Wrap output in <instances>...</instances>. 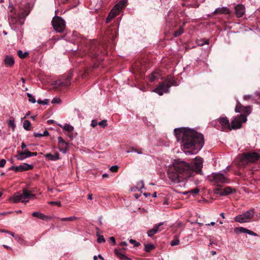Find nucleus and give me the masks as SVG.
I'll return each instance as SVG.
<instances>
[{
    "label": "nucleus",
    "mask_w": 260,
    "mask_h": 260,
    "mask_svg": "<svg viewBox=\"0 0 260 260\" xmlns=\"http://www.w3.org/2000/svg\"><path fill=\"white\" fill-rule=\"evenodd\" d=\"M203 158L198 157H196L191 164L183 160H174L168 170V177L174 183L183 182L199 173L203 168Z\"/></svg>",
    "instance_id": "obj_1"
},
{
    "label": "nucleus",
    "mask_w": 260,
    "mask_h": 260,
    "mask_svg": "<svg viewBox=\"0 0 260 260\" xmlns=\"http://www.w3.org/2000/svg\"><path fill=\"white\" fill-rule=\"evenodd\" d=\"M174 133L177 141L180 143L182 149H191L185 151L186 154L197 153L204 145V140L203 135L193 129L185 128H175Z\"/></svg>",
    "instance_id": "obj_2"
},
{
    "label": "nucleus",
    "mask_w": 260,
    "mask_h": 260,
    "mask_svg": "<svg viewBox=\"0 0 260 260\" xmlns=\"http://www.w3.org/2000/svg\"><path fill=\"white\" fill-rule=\"evenodd\" d=\"M35 195L26 189H23L22 192H17L9 198V200L13 203L19 202L27 203L30 199H34Z\"/></svg>",
    "instance_id": "obj_3"
},
{
    "label": "nucleus",
    "mask_w": 260,
    "mask_h": 260,
    "mask_svg": "<svg viewBox=\"0 0 260 260\" xmlns=\"http://www.w3.org/2000/svg\"><path fill=\"white\" fill-rule=\"evenodd\" d=\"M240 166L244 167L248 163L256 162L260 158V155L256 152L243 153L239 156Z\"/></svg>",
    "instance_id": "obj_4"
},
{
    "label": "nucleus",
    "mask_w": 260,
    "mask_h": 260,
    "mask_svg": "<svg viewBox=\"0 0 260 260\" xmlns=\"http://www.w3.org/2000/svg\"><path fill=\"white\" fill-rule=\"evenodd\" d=\"M208 177L209 180L217 186H221L228 182L227 177L221 173H213Z\"/></svg>",
    "instance_id": "obj_5"
},
{
    "label": "nucleus",
    "mask_w": 260,
    "mask_h": 260,
    "mask_svg": "<svg viewBox=\"0 0 260 260\" xmlns=\"http://www.w3.org/2000/svg\"><path fill=\"white\" fill-rule=\"evenodd\" d=\"M254 215V211L253 209L246 211L244 213L239 214L235 217V221L239 223H245L250 222Z\"/></svg>",
    "instance_id": "obj_6"
},
{
    "label": "nucleus",
    "mask_w": 260,
    "mask_h": 260,
    "mask_svg": "<svg viewBox=\"0 0 260 260\" xmlns=\"http://www.w3.org/2000/svg\"><path fill=\"white\" fill-rule=\"evenodd\" d=\"M177 85V84L171 80H169L160 84L156 88L153 90V91L157 93L159 95H162L164 93L169 91V89L171 85Z\"/></svg>",
    "instance_id": "obj_7"
},
{
    "label": "nucleus",
    "mask_w": 260,
    "mask_h": 260,
    "mask_svg": "<svg viewBox=\"0 0 260 260\" xmlns=\"http://www.w3.org/2000/svg\"><path fill=\"white\" fill-rule=\"evenodd\" d=\"M52 24L54 29L58 32H62L65 29V21L60 17H53Z\"/></svg>",
    "instance_id": "obj_8"
},
{
    "label": "nucleus",
    "mask_w": 260,
    "mask_h": 260,
    "mask_svg": "<svg viewBox=\"0 0 260 260\" xmlns=\"http://www.w3.org/2000/svg\"><path fill=\"white\" fill-rule=\"evenodd\" d=\"M247 120V117L244 114H241L239 116H237L233 119L231 122V128L232 129H235L239 128L241 127L242 123L245 122Z\"/></svg>",
    "instance_id": "obj_9"
},
{
    "label": "nucleus",
    "mask_w": 260,
    "mask_h": 260,
    "mask_svg": "<svg viewBox=\"0 0 260 260\" xmlns=\"http://www.w3.org/2000/svg\"><path fill=\"white\" fill-rule=\"evenodd\" d=\"M37 154L36 152H31L27 149H24L22 151H18L16 157L18 160H22L31 156H36Z\"/></svg>",
    "instance_id": "obj_10"
},
{
    "label": "nucleus",
    "mask_w": 260,
    "mask_h": 260,
    "mask_svg": "<svg viewBox=\"0 0 260 260\" xmlns=\"http://www.w3.org/2000/svg\"><path fill=\"white\" fill-rule=\"evenodd\" d=\"M235 111L236 113L243 112L244 115H249L251 112V107L250 106H243L239 102H238L236 106Z\"/></svg>",
    "instance_id": "obj_11"
},
{
    "label": "nucleus",
    "mask_w": 260,
    "mask_h": 260,
    "mask_svg": "<svg viewBox=\"0 0 260 260\" xmlns=\"http://www.w3.org/2000/svg\"><path fill=\"white\" fill-rule=\"evenodd\" d=\"M58 149L63 153H66L68 151L69 144L61 137L58 138Z\"/></svg>",
    "instance_id": "obj_12"
},
{
    "label": "nucleus",
    "mask_w": 260,
    "mask_h": 260,
    "mask_svg": "<svg viewBox=\"0 0 260 260\" xmlns=\"http://www.w3.org/2000/svg\"><path fill=\"white\" fill-rule=\"evenodd\" d=\"M223 130H231V124H230L229 119L227 117H220L218 120Z\"/></svg>",
    "instance_id": "obj_13"
},
{
    "label": "nucleus",
    "mask_w": 260,
    "mask_h": 260,
    "mask_svg": "<svg viewBox=\"0 0 260 260\" xmlns=\"http://www.w3.org/2000/svg\"><path fill=\"white\" fill-rule=\"evenodd\" d=\"M233 192L232 188L230 186L222 189L218 188L216 190L215 193L220 196H225Z\"/></svg>",
    "instance_id": "obj_14"
},
{
    "label": "nucleus",
    "mask_w": 260,
    "mask_h": 260,
    "mask_svg": "<svg viewBox=\"0 0 260 260\" xmlns=\"http://www.w3.org/2000/svg\"><path fill=\"white\" fill-rule=\"evenodd\" d=\"M235 13L237 17H242L245 13V8L242 4H238L235 7Z\"/></svg>",
    "instance_id": "obj_15"
},
{
    "label": "nucleus",
    "mask_w": 260,
    "mask_h": 260,
    "mask_svg": "<svg viewBox=\"0 0 260 260\" xmlns=\"http://www.w3.org/2000/svg\"><path fill=\"white\" fill-rule=\"evenodd\" d=\"M214 14H230L231 11L226 7L216 8L213 12Z\"/></svg>",
    "instance_id": "obj_16"
},
{
    "label": "nucleus",
    "mask_w": 260,
    "mask_h": 260,
    "mask_svg": "<svg viewBox=\"0 0 260 260\" xmlns=\"http://www.w3.org/2000/svg\"><path fill=\"white\" fill-rule=\"evenodd\" d=\"M114 253L115 255L121 260H131L126 255L125 252L122 249H115Z\"/></svg>",
    "instance_id": "obj_17"
},
{
    "label": "nucleus",
    "mask_w": 260,
    "mask_h": 260,
    "mask_svg": "<svg viewBox=\"0 0 260 260\" xmlns=\"http://www.w3.org/2000/svg\"><path fill=\"white\" fill-rule=\"evenodd\" d=\"M70 77H68L65 81H63L61 79L55 81L54 85L58 86H68L70 84Z\"/></svg>",
    "instance_id": "obj_18"
},
{
    "label": "nucleus",
    "mask_w": 260,
    "mask_h": 260,
    "mask_svg": "<svg viewBox=\"0 0 260 260\" xmlns=\"http://www.w3.org/2000/svg\"><path fill=\"white\" fill-rule=\"evenodd\" d=\"M119 12L116 10V9H114V8L111 10L110 12L109 13L108 16L106 19V22L109 23L110 21L116 17L118 14Z\"/></svg>",
    "instance_id": "obj_19"
},
{
    "label": "nucleus",
    "mask_w": 260,
    "mask_h": 260,
    "mask_svg": "<svg viewBox=\"0 0 260 260\" xmlns=\"http://www.w3.org/2000/svg\"><path fill=\"white\" fill-rule=\"evenodd\" d=\"M45 157L52 161H55L60 159L59 154L58 152H55L54 154L47 153L45 155Z\"/></svg>",
    "instance_id": "obj_20"
},
{
    "label": "nucleus",
    "mask_w": 260,
    "mask_h": 260,
    "mask_svg": "<svg viewBox=\"0 0 260 260\" xmlns=\"http://www.w3.org/2000/svg\"><path fill=\"white\" fill-rule=\"evenodd\" d=\"M4 62L7 66L12 67L14 64L15 61L12 56L6 55L4 59Z\"/></svg>",
    "instance_id": "obj_21"
},
{
    "label": "nucleus",
    "mask_w": 260,
    "mask_h": 260,
    "mask_svg": "<svg viewBox=\"0 0 260 260\" xmlns=\"http://www.w3.org/2000/svg\"><path fill=\"white\" fill-rule=\"evenodd\" d=\"M18 168L19 172H23L31 170L33 168V166L32 165L23 163V164L18 166Z\"/></svg>",
    "instance_id": "obj_22"
},
{
    "label": "nucleus",
    "mask_w": 260,
    "mask_h": 260,
    "mask_svg": "<svg viewBox=\"0 0 260 260\" xmlns=\"http://www.w3.org/2000/svg\"><path fill=\"white\" fill-rule=\"evenodd\" d=\"M32 215L34 217H37L39 219H42L44 220H47L49 218V217H48L47 216H46L44 214H42V213L38 212H34L32 214Z\"/></svg>",
    "instance_id": "obj_23"
},
{
    "label": "nucleus",
    "mask_w": 260,
    "mask_h": 260,
    "mask_svg": "<svg viewBox=\"0 0 260 260\" xmlns=\"http://www.w3.org/2000/svg\"><path fill=\"white\" fill-rule=\"evenodd\" d=\"M60 127L62 128L63 130L69 132H72L74 131V127L69 124H66L64 125H62L61 124H58Z\"/></svg>",
    "instance_id": "obj_24"
},
{
    "label": "nucleus",
    "mask_w": 260,
    "mask_h": 260,
    "mask_svg": "<svg viewBox=\"0 0 260 260\" xmlns=\"http://www.w3.org/2000/svg\"><path fill=\"white\" fill-rule=\"evenodd\" d=\"M159 76L158 72H154L149 76V79L151 82L154 81L155 79H158Z\"/></svg>",
    "instance_id": "obj_25"
},
{
    "label": "nucleus",
    "mask_w": 260,
    "mask_h": 260,
    "mask_svg": "<svg viewBox=\"0 0 260 260\" xmlns=\"http://www.w3.org/2000/svg\"><path fill=\"white\" fill-rule=\"evenodd\" d=\"M23 127L27 131L30 130L31 128L30 122L27 120H24L23 123Z\"/></svg>",
    "instance_id": "obj_26"
},
{
    "label": "nucleus",
    "mask_w": 260,
    "mask_h": 260,
    "mask_svg": "<svg viewBox=\"0 0 260 260\" xmlns=\"http://www.w3.org/2000/svg\"><path fill=\"white\" fill-rule=\"evenodd\" d=\"M17 55L20 58H25L28 56V52L27 51L23 52L21 50H19L17 51Z\"/></svg>",
    "instance_id": "obj_27"
},
{
    "label": "nucleus",
    "mask_w": 260,
    "mask_h": 260,
    "mask_svg": "<svg viewBox=\"0 0 260 260\" xmlns=\"http://www.w3.org/2000/svg\"><path fill=\"white\" fill-rule=\"evenodd\" d=\"M49 134L47 131H45L43 133H34V135L35 137H42L44 136H47Z\"/></svg>",
    "instance_id": "obj_28"
},
{
    "label": "nucleus",
    "mask_w": 260,
    "mask_h": 260,
    "mask_svg": "<svg viewBox=\"0 0 260 260\" xmlns=\"http://www.w3.org/2000/svg\"><path fill=\"white\" fill-rule=\"evenodd\" d=\"M164 223V222H160L158 224H156L154 226V228L155 229L157 233L158 232H161L164 229V228L162 226Z\"/></svg>",
    "instance_id": "obj_29"
},
{
    "label": "nucleus",
    "mask_w": 260,
    "mask_h": 260,
    "mask_svg": "<svg viewBox=\"0 0 260 260\" xmlns=\"http://www.w3.org/2000/svg\"><path fill=\"white\" fill-rule=\"evenodd\" d=\"M247 229H245L243 227L240 228H236L234 229V231L236 233H246Z\"/></svg>",
    "instance_id": "obj_30"
},
{
    "label": "nucleus",
    "mask_w": 260,
    "mask_h": 260,
    "mask_svg": "<svg viewBox=\"0 0 260 260\" xmlns=\"http://www.w3.org/2000/svg\"><path fill=\"white\" fill-rule=\"evenodd\" d=\"M184 32V29L182 26L180 27L179 29L174 32V36L175 37H178Z\"/></svg>",
    "instance_id": "obj_31"
},
{
    "label": "nucleus",
    "mask_w": 260,
    "mask_h": 260,
    "mask_svg": "<svg viewBox=\"0 0 260 260\" xmlns=\"http://www.w3.org/2000/svg\"><path fill=\"white\" fill-rule=\"evenodd\" d=\"M77 217L75 216L69 217H64L60 219V220L62 221H71L74 220H76Z\"/></svg>",
    "instance_id": "obj_32"
},
{
    "label": "nucleus",
    "mask_w": 260,
    "mask_h": 260,
    "mask_svg": "<svg viewBox=\"0 0 260 260\" xmlns=\"http://www.w3.org/2000/svg\"><path fill=\"white\" fill-rule=\"evenodd\" d=\"M154 248L152 244H147L145 245V250L146 252H149Z\"/></svg>",
    "instance_id": "obj_33"
},
{
    "label": "nucleus",
    "mask_w": 260,
    "mask_h": 260,
    "mask_svg": "<svg viewBox=\"0 0 260 260\" xmlns=\"http://www.w3.org/2000/svg\"><path fill=\"white\" fill-rule=\"evenodd\" d=\"M27 96L28 98V101L29 102L33 104L36 102L35 97L31 94L29 93H27Z\"/></svg>",
    "instance_id": "obj_34"
},
{
    "label": "nucleus",
    "mask_w": 260,
    "mask_h": 260,
    "mask_svg": "<svg viewBox=\"0 0 260 260\" xmlns=\"http://www.w3.org/2000/svg\"><path fill=\"white\" fill-rule=\"evenodd\" d=\"M199 191H200V190L199 188H196L191 189L188 191H185V192H183V194H187L188 193H192L197 194L199 192Z\"/></svg>",
    "instance_id": "obj_35"
},
{
    "label": "nucleus",
    "mask_w": 260,
    "mask_h": 260,
    "mask_svg": "<svg viewBox=\"0 0 260 260\" xmlns=\"http://www.w3.org/2000/svg\"><path fill=\"white\" fill-rule=\"evenodd\" d=\"M157 233L155 229L154 228L147 232V235L149 237H152L154 235Z\"/></svg>",
    "instance_id": "obj_36"
},
{
    "label": "nucleus",
    "mask_w": 260,
    "mask_h": 260,
    "mask_svg": "<svg viewBox=\"0 0 260 260\" xmlns=\"http://www.w3.org/2000/svg\"><path fill=\"white\" fill-rule=\"evenodd\" d=\"M137 187L139 188L140 190L144 188V183L143 181L141 180L137 182Z\"/></svg>",
    "instance_id": "obj_37"
},
{
    "label": "nucleus",
    "mask_w": 260,
    "mask_h": 260,
    "mask_svg": "<svg viewBox=\"0 0 260 260\" xmlns=\"http://www.w3.org/2000/svg\"><path fill=\"white\" fill-rule=\"evenodd\" d=\"M0 232L6 233V234H9L11 235L12 237H15L16 239L18 240V239H20L19 236H17L15 237L14 234L9 231L0 230Z\"/></svg>",
    "instance_id": "obj_38"
},
{
    "label": "nucleus",
    "mask_w": 260,
    "mask_h": 260,
    "mask_svg": "<svg viewBox=\"0 0 260 260\" xmlns=\"http://www.w3.org/2000/svg\"><path fill=\"white\" fill-rule=\"evenodd\" d=\"M97 236L98 237V240H97V242L98 243H101L105 242V238H104L103 236L100 235L99 234H97Z\"/></svg>",
    "instance_id": "obj_39"
},
{
    "label": "nucleus",
    "mask_w": 260,
    "mask_h": 260,
    "mask_svg": "<svg viewBox=\"0 0 260 260\" xmlns=\"http://www.w3.org/2000/svg\"><path fill=\"white\" fill-rule=\"evenodd\" d=\"M51 103L52 104H61V101L60 99V98H59L58 97H55L52 99Z\"/></svg>",
    "instance_id": "obj_40"
},
{
    "label": "nucleus",
    "mask_w": 260,
    "mask_h": 260,
    "mask_svg": "<svg viewBox=\"0 0 260 260\" xmlns=\"http://www.w3.org/2000/svg\"><path fill=\"white\" fill-rule=\"evenodd\" d=\"M124 8L123 6H122L121 4L117 3L114 7V9H116L119 12Z\"/></svg>",
    "instance_id": "obj_41"
},
{
    "label": "nucleus",
    "mask_w": 260,
    "mask_h": 260,
    "mask_svg": "<svg viewBox=\"0 0 260 260\" xmlns=\"http://www.w3.org/2000/svg\"><path fill=\"white\" fill-rule=\"evenodd\" d=\"M130 243L133 244L135 247H138L140 245V243L138 242H137L136 240L134 239H130L129 240Z\"/></svg>",
    "instance_id": "obj_42"
},
{
    "label": "nucleus",
    "mask_w": 260,
    "mask_h": 260,
    "mask_svg": "<svg viewBox=\"0 0 260 260\" xmlns=\"http://www.w3.org/2000/svg\"><path fill=\"white\" fill-rule=\"evenodd\" d=\"M98 125H100L102 127H105L107 126V120H103L98 123Z\"/></svg>",
    "instance_id": "obj_43"
},
{
    "label": "nucleus",
    "mask_w": 260,
    "mask_h": 260,
    "mask_svg": "<svg viewBox=\"0 0 260 260\" xmlns=\"http://www.w3.org/2000/svg\"><path fill=\"white\" fill-rule=\"evenodd\" d=\"M8 125L10 127H11L14 129L16 126L14 120H10L8 122Z\"/></svg>",
    "instance_id": "obj_44"
},
{
    "label": "nucleus",
    "mask_w": 260,
    "mask_h": 260,
    "mask_svg": "<svg viewBox=\"0 0 260 260\" xmlns=\"http://www.w3.org/2000/svg\"><path fill=\"white\" fill-rule=\"evenodd\" d=\"M118 166L117 165L112 166L110 167V170L112 172H116L118 169Z\"/></svg>",
    "instance_id": "obj_45"
},
{
    "label": "nucleus",
    "mask_w": 260,
    "mask_h": 260,
    "mask_svg": "<svg viewBox=\"0 0 260 260\" xmlns=\"http://www.w3.org/2000/svg\"><path fill=\"white\" fill-rule=\"evenodd\" d=\"M179 243V240L178 239H175L171 242V245L172 246H176L178 245Z\"/></svg>",
    "instance_id": "obj_46"
},
{
    "label": "nucleus",
    "mask_w": 260,
    "mask_h": 260,
    "mask_svg": "<svg viewBox=\"0 0 260 260\" xmlns=\"http://www.w3.org/2000/svg\"><path fill=\"white\" fill-rule=\"evenodd\" d=\"M48 102H49V100H47V99L45 100L44 101H42L41 100H38L37 101V102L38 104H42V105H47V104H48Z\"/></svg>",
    "instance_id": "obj_47"
},
{
    "label": "nucleus",
    "mask_w": 260,
    "mask_h": 260,
    "mask_svg": "<svg viewBox=\"0 0 260 260\" xmlns=\"http://www.w3.org/2000/svg\"><path fill=\"white\" fill-rule=\"evenodd\" d=\"M243 99L244 100H252L253 99V96L252 95H250V94H247V95H245L244 96H243Z\"/></svg>",
    "instance_id": "obj_48"
},
{
    "label": "nucleus",
    "mask_w": 260,
    "mask_h": 260,
    "mask_svg": "<svg viewBox=\"0 0 260 260\" xmlns=\"http://www.w3.org/2000/svg\"><path fill=\"white\" fill-rule=\"evenodd\" d=\"M49 204L50 205H57V206H61V203H60V202L59 201H51L49 203Z\"/></svg>",
    "instance_id": "obj_49"
},
{
    "label": "nucleus",
    "mask_w": 260,
    "mask_h": 260,
    "mask_svg": "<svg viewBox=\"0 0 260 260\" xmlns=\"http://www.w3.org/2000/svg\"><path fill=\"white\" fill-rule=\"evenodd\" d=\"M246 233L248 234L249 235H251V236H257V234L255 233H254L249 230H248V229L246 230Z\"/></svg>",
    "instance_id": "obj_50"
},
{
    "label": "nucleus",
    "mask_w": 260,
    "mask_h": 260,
    "mask_svg": "<svg viewBox=\"0 0 260 260\" xmlns=\"http://www.w3.org/2000/svg\"><path fill=\"white\" fill-rule=\"evenodd\" d=\"M9 170H13L15 172H19L18 166H13L9 168Z\"/></svg>",
    "instance_id": "obj_51"
},
{
    "label": "nucleus",
    "mask_w": 260,
    "mask_h": 260,
    "mask_svg": "<svg viewBox=\"0 0 260 260\" xmlns=\"http://www.w3.org/2000/svg\"><path fill=\"white\" fill-rule=\"evenodd\" d=\"M6 163L5 159H2L0 160V168H3Z\"/></svg>",
    "instance_id": "obj_52"
},
{
    "label": "nucleus",
    "mask_w": 260,
    "mask_h": 260,
    "mask_svg": "<svg viewBox=\"0 0 260 260\" xmlns=\"http://www.w3.org/2000/svg\"><path fill=\"white\" fill-rule=\"evenodd\" d=\"M98 123L99 122H98V121L96 120H92L91 121V126L93 127H94L97 125H98Z\"/></svg>",
    "instance_id": "obj_53"
},
{
    "label": "nucleus",
    "mask_w": 260,
    "mask_h": 260,
    "mask_svg": "<svg viewBox=\"0 0 260 260\" xmlns=\"http://www.w3.org/2000/svg\"><path fill=\"white\" fill-rule=\"evenodd\" d=\"M109 241L110 242L112 243L113 245L116 244L115 239L114 237H111L110 238H109Z\"/></svg>",
    "instance_id": "obj_54"
},
{
    "label": "nucleus",
    "mask_w": 260,
    "mask_h": 260,
    "mask_svg": "<svg viewBox=\"0 0 260 260\" xmlns=\"http://www.w3.org/2000/svg\"><path fill=\"white\" fill-rule=\"evenodd\" d=\"M119 3L121 4V6L124 7L126 6L127 0H121L119 2Z\"/></svg>",
    "instance_id": "obj_55"
},
{
    "label": "nucleus",
    "mask_w": 260,
    "mask_h": 260,
    "mask_svg": "<svg viewBox=\"0 0 260 260\" xmlns=\"http://www.w3.org/2000/svg\"><path fill=\"white\" fill-rule=\"evenodd\" d=\"M135 152L139 154H142V149L140 148L138 149H136V150H135Z\"/></svg>",
    "instance_id": "obj_56"
},
{
    "label": "nucleus",
    "mask_w": 260,
    "mask_h": 260,
    "mask_svg": "<svg viewBox=\"0 0 260 260\" xmlns=\"http://www.w3.org/2000/svg\"><path fill=\"white\" fill-rule=\"evenodd\" d=\"M27 15H28V13L25 14L24 13H23L21 14H19V17L20 18L25 17Z\"/></svg>",
    "instance_id": "obj_57"
},
{
    "label": "nucleus",
    "mask_w": 260,
    "mask_h": 260,
    "mask_svg": "<svg viewBox=\"0 0 260 260\" xmlns=\"http://www.w3.org/2000/svg\"><path fill=\"white\" fill-rule=\"evenodd\" d=\"M120 246H127V244L126 243V242L125 241H123V242H121L120 244Z\"/></svg>",
    "instance_id": "obj_58"
},
{
    "label": "nucleus",
    "mask_w": 260,
    "mask_h": 260,
    "mask_svg": "<svg viewBox=\"0 0 260 260\" xmlns=\"http://www.w3.org/2000/svg\"><path fill=\"white\" fill-rule=\"evenodd\" d=\"M21 148H22V149H24L26 148V145L25 144V143H24L22 142V143H21Z\"/></svg>",
    "instance_id": "obj_59"
},
{
    "label": "nucleus",
    "mask_w": 260,
    "mask_h": 260,
    "mask_svg": "<svg viewBox=\"0 0 260 260\" xmlns=\"http://www.w3.org/2000/svg\"><path fill=\"white\" fill-rule=\"evenodd\" d=\"M88 199L91 200L92 199V194H88Z\"/></svg>",
    "instance_id": "obj_60"
},
{
    "label": "nucleus",
    "mask_w": 260,
    "mask_h": 260,
    "mask_svg": "<svg viewBox=\"0 0 260 260\" xmlns=\"http://www.w3.org/2000/svg\"><path fill=\"white\" fill-rule=\"evenodd\" d=\"M215 224V222H211L210 223L206 224V225H208V226H209V225H214Z\"/></svg>",
    "instance_id": "obj_61"
},
{
    "label": "nucleus",
    "mask_w": 260,
    "mask_h": 260,
    "mask_svg": "<svg viewBox=\"0 0 260 260\" xmlns=\"http://www.w3.org/2000/svg\"><path fill=\"white\" fill-rule=\"evenodd\" d=\"M30 111H28L26 114V115L23 117V118H22L21 119H23L24 118H25V117H26L27 116H28L29 114H30Z\"/></svg>",
    "instance_id": "obj_62"
},
{
    "label": "nucleus",
    "mask_w": 260,
    "mask_h": 260,
    "mask_svg": "<svg viewBox=\"0 0 260 260\" xmlns=\"http://www.w3.org/2000/svg\"><path fill=\"white\" fill-rule=\"evenodd\" d=\"M102 176H103V178H104L108 177V175L107 174H106V173H104V174H103Z\"/></svg>",
    "instance_id": "obj_63"
},
{
    "label": "nucleus",
    "mask_w": 260,
    "mask_h": 260,
    "mask_svg": "<svg viewBox=\"0 0 260 260\" xmlns=\"http://www.w3.org/2000/svg\"><path fill=\"white\" fill-rule=\"evenodd\" d=\"M144 195L145 197H147L150 195V193H144Z\"/></svg>",
    "instance_id": "obj_64"
}]
</instances>
